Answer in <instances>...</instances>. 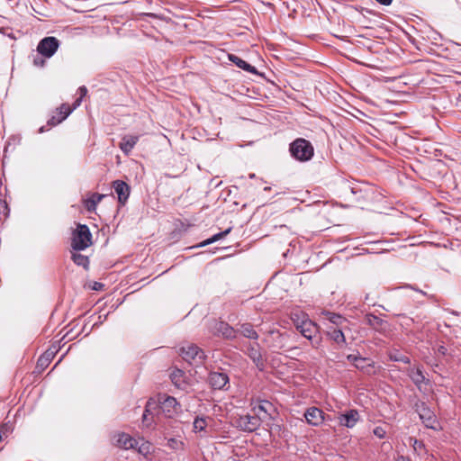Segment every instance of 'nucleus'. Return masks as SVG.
I'll use <instances>...</instances> for the list:
<instances>
[{"label":"nucleus","instance_id":"1","mask_svg":"<svg viewBox=\"0 0 461 461\" xmlns=\"http://www.w3.org/2000/svg\"><path fill=\"white\" fill-rule=\"evenodd\" d=\"M289 152L295 160L307 162L312 158L314 148L309 140L303 138H297L290 143Z\"/></svg>","mask_w":461,"mask_h":461},{"label":"nucleus","instance_id":"2","mask_svg":"<svg viewBox=\"0 0 461 461\" xmlns=\"http://www.w3.org/2000/svg\"><path fill=\"white\" fill-rule=\"evenodd\" d=\"M296 329L311 341L313 348H318L321 346L322 339L319 335V326L315 322L303 317L301 322L296 323Z\"/></svg>","mask_w":461,"mask_h":461},{"label":"nucleus","instance_id":"3","mask_svg":"<svg viewBox=\"0 0 461 461\" xmlns=\"http://www.w3.org/2000/svg\"><path fill=\"white\" fill-rule=\"evenodd\" d=\"M92 244V234L86 224H78L73 231L71 247L74 250H84Z\"/></svg>","mask_w":461,"mask_h":461},{"label":"nucleus","instance_id":"4","mask_svg":"<svg viewBox=\"0 0 461 461\" xmlns=\"http://www.w3.org/2000/svg\"><path fill=\"white\" fill-rule=\"evenodd\" d=\"M414 409L416 412H418L421 422L426 428L434 430H438L439 429V423L438 421L437 416L433 411L429 408L426 402L417 401L414 404Z\"/></svg>","mask_w":461,"mask_h":461},{"label":"nucleus","instance_id":"5","mask_svg":"<svg viewBox=\"0 0 461 461\" xmlns=\"http://www.w3.org/2000/svg\"><path fill=\"white\" fill-rule=\"evenodd\" d=\"M179 355L190 365H202L205 358L204 352L194 344H186L179 348Z\"/></svg>","mask_w":461,"mask_h":461},{"label":"nucleus","instance_id":"6","mask_svg":"<svg viewBox=\"0 0 461 461\" xmlns=\"http://www.w3.org/2000/svg\"><path fill=\"white\" fill-rule=\"evenodd\" d=\"M261 425V419L258 415H241L235 420V426L241 431L253 432Z\"/></svg>","mask_w":461,"mask_h":461},{"label":"nucleus","instance_id":"7","mask_svg":"<svg viewBox=\"0 0 461 461\" xmlns=\"http://www.w3.org/2000/svg\"><path fill=\"white\" fill-rule=\"evenodd\" d=\"M245 354L251 359L259 371L265 369L266 360L262 356L261 347L257 340L246 344Z\"/></svg>","mask_w":461,"mask_h":461},{"label":"nucleus","instance_id":"8","mask_svg":"<svg viewBox=\"0 0 461 461\" xmlns=\"http://www.w3.org/2000/svg\"><path fill=\"white\" fill-rule=\"evenodd\" d=\"M59 41L56 37L43 38L37 46V51L45 58L52 57L58 50Z\"/></svg>","mask_w":461,"mask_h":461},{"label":"nucleus","instance_id":"9","mask_svg":"<svg viewBox=\"0 0 461 461\" xmlns=\"http://www.w3.org/2000/svg\"><path fill=\"white\" fill-rule=\"evenodd\" d=\"M405 372L419 390H421V384H429V379L426 377L423 368L420 365L410 366Z\"/></svg>","mask_w":461,"mask_h":461},{"label":"nucleus","instance_id":"10","mask_svg":"<svg viewBox=\"0 0 461 461\" xmlns=\"http://www.w3.org/2000/svg\"><path fill=\"white\" fill-rule=\"evenodd\" d=\"M344 327L326 326V336L337 344L339 348H343L347 346V340L343 332Z\"/></svg>","mask_w":461,"mask_h":461},{"label":"nucleus","instance_id":"11","mask_svg":"<svg viewBox=\"0 0 461 461\" xmlns=\"http://www.w3.org/2000/svg\"><path fill=\"white\" fill-rule=\"evenodd\" d=\"M157 409L161 411L167 417H172L180 409V404L173 396H165L164 400L157 404Z\"/></svg>","mask_w":461,"mask_h":461},{"label":"nucleus","instance_id":"12","mask_svg":"<svg viewBox=\"0 0 461 461\" xmlns=\"http://www.w3.org/2000/svg\"><path fill=\"white\" fill-rule=\"evenodd\" d=\"M229 376L222 372H211L208 377V383L213 390H227Z\"/></svg>","mask_w":461,"mask_h":461},{"label":"nucleus","instance_id":"13","mask_svg":"<svg viewBox=\"0 0 461 461\" xmlns=\"http://www.w3.org/2000/svg\"><path fill=\"white\" fill-rule=\"evenodd\" d=\"M304 418L309 425L320 426L324 420V412L317 407H310L304 412Z\"/></svg>","mask_w":461,"mask_h":461},{"label":"nucleus","instance_id":"14","mask_svg":"<svg viewBox=\"0 0 461 461\" xmlns=\"http://www.w3.org/2000/svg\"><path fill=\"white\" fill-rule=\"evenodd\" d=\"M113 187L118 196L119 203L124 205L130 196V185L122 180H115L113 182Z\"/></svg>","mask_w":461,"mask_h":461},{"label":"nucleus","instance_id":"15","mask_svg":"<svg viewBox=\"0 0 461 461\" xmlns=\"http://www.w3.org/2000/svg\"><path fill=\"white\" fill-rule=\"evenodd\" d=\"M365 322L373 330L380 333H384L388 326L387 321L373 313H366L365 315Z\"/></svg>","mask_w":461,"mask_h":461},{"label":"nucleus","instance_id":"16","mask_svg":"<svg viewBox=\"0 0 461 461\" xmlns=\"http://www.w3.org/2000/svg\"><path fill=\"white\" fill-rule=\"evenodd\" d=\"M321 315L323 320L329 321L326 326L345 327L348 322L347 319L342 315L330 311H322Z\"/></svg>","mask_w":461,"mask_h":461},{"label":"nucleus","instance_id":"17","mask_svg":"<svg viewBox=\"0 0 461 461\" xmlns=\"http://www.w3.org/2000/svg\"><path fill=\"white\" fill-rule=\"evenodd\" d=\"M359 413L357 410L351 409L339 417V424L347 428H353L359 420Z\"/></svg>","mask_w":461,"mask_h":461},{"label":"nucleus","instance_id":"18","mask_svg":"<svg viewBox=\"0 0 461 461\" xmlns=\"http://www.w3.org/2000/svg\"><path fill=\"white\" fill-rule=\"evenodd\" d=\"M115 445L123 449L137 448L139 442L126 433H119L115 437Z\"/></svg>","mask_w":461,"mask_h":461},{"label":"nucleus","instance_id":"19","mask_svg":"<svg viewBox=\"0 0 461 461\" xmlns=\"http://www.w3.org/2000/svg\"><path fill=\"white\" fill-rule=\"evenodd\" d=\"M228 58H229V60L231 61L233 64H235L238 68L245 70L246 72H249V73H251L254 75H258L257 68L254 66L249 64L247 61H245L241 58H240L234 54H229Z\"/></svg>","mask_w":461,"mask_h":461},{"label":"nucleus","instance_id":"20","mask_svg":"<svg viewBox=\"0 0 461 461\" xmlns=\"http://www.w3.org/2000/svg\"><path fill=\"white\" fill-rule=\"evenodd\" d=\"M139 140V136L135 135H125L119 144V148L125 154L129 155L133 149L134 146Z\"/></svg>","mask_w":461,"mask_h":461},{"label":"nucleus","instance_id":"21","mask_svg":"<svg viewBox=\"0 0 461 461\" xmlns=\"http://www.w3.org/2000/svg\"><path fill=\"white\" fill-rule=\"evenodd\" d=\"M216 330L224 339H232L237 336V330L229 325L227 322L221 321L217 324Z\"/></svg>","mask_w":461,"mask_h":461},{"label":"nucleus","instance_id":"22","mask_svg":"<svg viewBox=\"0 0 461 461\" xmlns=\"http://www.w3.org/2000/svg\"><path fill=\"white\" fill-rule=\"evenodd\" d=\"M238 332H240L243 337L254 341L258 339V332L255 330L253 325L249 322L241 324L240 329L237 330V333Z\"/></svg>","mask_w":461,"mask_h":461},{"label":"nucleus","instance_id":"23","mask_svg":"<svg viewBox=\"0 0 461 461\" xmlns=\"http://www.w3.org/2000/svg\"><path fill=\"white\" fill-rule=\"evenodd\" d=\"M157 409V403L155 402H152V400H149L147 402V404L145 406V410L142 415V423L146 427H149L152 423V410Z\"/></svg>","mask_w":461,"mask_h":461},{"label":"nucleus","instance_id":"24","mask_svg":"<svg viewBox=\"0 0 461 461\" xmlns=\"http://www.w3.org/2000/svg\"><path fill=\"white\" fill-rule=\"evenodd\" d=\"M53 357V352L46 351L41 355L37 361V368L45 369L50 363Z\"/></svg>","mask_w":461,"mask_h":461},{"label":"nucleus","instance_id":"25","mask_svg":"<svg viewBox=\"0 0 461 461\" xmlns=\"http://www.w3.org/2000/svg\"><path fill=\"white\" fill-rule=\"evenodd\" d=\"M230 231H231V228L230 227V228L226 229L225 230H223L221 232L216 233L212 237H211V238L207 239L206 240L203 241L199 245V247H204L206 245H209V244H212V243H213L215 241H218L221 239H222L225 236H227Z\"/></svg>","mask_w":461,"mask_h":461},{"label":"nucleus","instance_id":"26","mask_svg":"<svg viewBox=\"0 0 461 461\" xmlns=\"http://www.w3.org/2000/svg\"><path fill=\"white\" fill-rule=\"evenodd\" d=\"M72 260L76 265L83 267L85 269H87L89 267L88 257L82 255L80 253H73Z\"/></svg>","mask_w":461,"mask_h":461},{"label":"nucleus","instance_id":"27","mask_svg":"<svg viewBox=\"0 0 461 461\" xmlns=\"http://www.w3.org/2000/svg\"><path fill=\"white\" fill-rule=\"evenodd\" d=\"M104 197V194H94L86 201V206L87 211H89V212L94 211L95 209L97 203H100Z\"/></svg>","mask_w":461,"mask_h":461},{"label":"nucleus","instance_id":"28","mask_svg":"<svg viewBox=\"0 0 461 461\" xmlns=\"http://www.w3.org/2000/svg\"><path fill=\"white\" fill-rule=\"evenodd\" d=\"M389 358L392 361L395 362H402L405 364H410L411 359L409 357L402 354L399 350H393L389 353Z\"/></svg>","mask_w":461,"mask_h":461},{"label":"nucleus","instance_id":"29","mask_svg":"<svg viewBox=\"0 0 461 461\" xmlns=\"http://www.w3.org/2000/svg\"><path fill=\"white\" fill-rule=\"evenodd\" d=\"M170 378L172 383L180 388L184 383V372L180 369L174 370L170 375Z\"/></svg>","mask_w":461,"mask_h":461},{"label":"nucleus","instance_id":"30","mask_svg":"<svg viewBox=\"0 0 461 461\" xmlns=\"http://www.w3.org/2000/svg\"><path fill=\"white\" fill-rule=\"evenodd\" d=\"M73 109L67 104H62L56 109L55 113L59 114L62 122L72 113Z\"/></svg>","mask_w":461,"mask_h":461},{"label":"nucleus","instance_id":"31","mask_svg":"<svg viewBox=\"0 0 461 461\" xmlns=\"http://www.w3.org/2000/svg\"><path fill=\"white\" fill-rule=\"evenodd\" d=\"M9 212L7 203L0 198V221L5 220L9 215Z\"/></svg>","mask_w":461,"mask_h":461},{"label":"nucleus","instance_id":"32","mask_svg":"<svg viewBox=\"0 0 461 461\" xmlns=\"http://www.w3.org/2000/svg\"><path fill=\"white\" fill-rule=\"evenodd\" d=\"M206 420L203 418L196 417L194 420V429L197 431H202L206 427Z\"/></svg>","mask_w":461,"mask_h":461},{"label":"nucleus","instance_id":"33","mask_svg":"<svg viewBox=\"0 0 461 461\" xmlns=\"http://www.w3.org/2000/svg\"><path fill=\"white\" fill-rule=\"evenodd\" d=\"M167 446L173 450H178L183 447V442L176 438H171L167 440Z\"/></svg>","mask_w":461,"mask_h":461},{"label":"nucleus","instance_id":"34","mask_svg":"<svg viewBox=\"0 0 461 461\" xmlns=\"http://www.w3.org/2000/svg\"><path fill=\"white\" fill-rule=\"evenodd\" d=\"M139 453L146 456L150 453V445L148 442L141 443L140 447H138Z\"/></svg>","mask_w":461,"mask_h":461},{"label":"nucleus","instance_id":"35","mask_svg":"<svg viewBox=\"0 0 461 461\" xmlns=\"http://www.w3.org/2000/svg\"><path fill=\"white\" fill-rule=\"evenodd\" d=\"M62 122V120L60 119V117L59 116V114H54L52 115L49 120H48V122L47 124L49 126H56L58 125L59 123H60Z\"/></svg>","mask_w":461,"mask_h":461},{"label":"nucleus","instance_id":"36","mask_svg":"<svg viewBox=\"0 0 461 461\" xmlns=\"http://www.w3.org/2000/svg\"><path fill=\"white\" fill-rule=\"evenodd\" d=\"M348 360L351 363H353L354 365L357 363V362H366V358H364L360 356H357V355H348L347 357Z\"/></svg>","mask_w":461,"mask_h":461},{"label":"nucleus","instance_id":"37","mask_svg":"<svg viewBox=\"0 0 461 461\" xmlns=\"http://www.w3.org/2000/svg\"><path fill=\"white\" fill-rule=\"evenodd\" d=\"M373 432H374V435L376 436L379 438H384L385 437V434H386L384 429L383 427H380V426L375 427L374 429Z\"/></svg>","mask_w":461,"mask_h":461},{"label":"nucleus","instance_id":"38","mask_svg":"<svg viewBox=\"0 0 461 461\" xmlns=\"http://www.w3.org/2000/svg\"><path fill=\"white\" fill-rule=\"evenodd\" d=\"M45 63H46V61L43 59V56L40 57V56L36 55L33 58V65L36 67H40V68L44 67Z\"/></svg>","mask_w":461,"mask_h":461},{"label":"nucleus","instance_id":"39","mask_svg":"<svg viewBox=\"0 0 461 461\" xmlns=\"http://www.w3.org/2000/svg\"><path fill=\"white\" fill-rule=\"evenodd\" d=\"M269 408H272V404L268 401H264L258 405V409L266 413L269 412Z\"/></svg>","mask_w":461,"mask_h":461},{"label":"nucleus","instance_id":"40","mask_svg":"<svg viewBox=\"0 0 461 461\" xmlns=\"http://www.w3.org/2000/svg\"><path fill=\"white\" fill-rule=\"evenodd\" d=\"M412 447L415 451H420L424 448V444L420 440L414 439Z\"/></svg>","mask_w":461,"mask_h":461},{"label":"nucleus","instance_id":"41","mask_svg":"<svg viewBox=\"0 0 461 461\" xmlns=\"http://www.w3.org/2000/svg\"><path fill=\"white\" fill-rule=\"evenodd\" d=\"M447 353V348L445 346L439 345L437 348V354L441 355V356H446Z\"/></svg>","mask_w":461,"mask_h":461},{"label":"nucleus","instance_id":"42","mask_svg":"<svg viewBox=\"0 0 461 461\" xmlns=\"http://www.w3.org/2000/svg\"><path fill=\"white\" fill-rule=\"evenodd\" d=\"M404 287H406V288H410V289L414 290V291H416V292H419L420 294H422V295H424V296H427V295H428L426 292H424V291H422V290H420L418 287H416V286H415V285H406Z\"/></svg>","mask_w":461,"mask_h":461},{"label":"nucleus","instance_id":"43","mask_svg":"<svg viewBox=\"0 0 461 461\" xmlns=\"http://www.w3.org/2000/svg\"><path fill=\"white\" fill-rule=\"evenodd\" d=\"M78 92L80 95L79 97H81L83 99V97L86 96L87 94V88L85 86H82L78 88Z\"/></svg>","mask_w":461,"mask_h":461},{"label":"nucleus","instance_id":"44","mask_svg":"<svg viewBox=\"0 0 461 461\" xmlns=\"http://www.w3.org/2000/svg\"><path fill=\"white\" fill-rule=\"evenodd\" d=\"M399 317H402V319H404V323L408 326L410 325V323H412L413 322V319L411 318H409L407 316H405L404 314H399L398 315Z\"/></svg>","mask_w":461,"mask_h":461},{"label":"nucleus","instance_id":"45","mask_svg":"<svg viewBox=\"0 0 461 461\" xmlns=\"http://www.w3.org/2000/svg\"><path fill=\"white\" fill-rule=\"evenodd\" d=\"M269 333H270V335H272V336H276L277 339H281L283 338V336H284V335H283L282 333H280L278 330H271Z\"/></svg>","mask_w":461,"mask_h":461},{"label":"nucleus","instance_id":"46","mask_svg":"<svg viewBox=\"0 0 461 461\" xmlns=\"http://www.w3.org/2000/svg\"><path fill=\"white\" fill-rule=\"evenodd\" d=\"M81 102H82V98L81 97L77 98L76 101L73 104V107H71V108L73 110L76 109L77 107H78L81 104Z\"/></svg>","mask_w":461,"mask_h":461},{"label":"nucleus","instance_id":"47","mask_svg":"<svg viewBox=\"0 0 461 461\" xmlns=\"http://www.w3.org/2000/svg\"><path fill=\"white\" fill-rule=\"evenodd\" d=\"M377 3L383 5H390L393 0H375Z\"/></svg>","mask_w":461,"mask_h":461},{"label":"nucleus","instance_id":"48","mask_svg":"<svg viewBox=\"0 0 461 461\" xmlns=\"http://www.w3.org/2000/svg\"><path fill=\"white\" fill-rule=\"evenodd\" d=\"M365 362H357L354 366L357 368V369H364L365 368V365H364Z\"/></svg>","mask_w":461,"mask_h":461},{"label":"nucleus","instance_id":"49","mask_svg":"<svg viewBox=\"0 0 461 461\" xmlns=\"http://www.w3.org/2000/svg\"><path fill=\"white\" fill-rule=\"evenodd\" d=\"M143 16H147V17H152V18H158V15L155 14H152V13H145L142 14Z\"/></svg>","mask_w":461,"mask_h":461},{"label":"nucleus","instance_id":"50","mask_svg":"<svg viewBox=\"0 0 461 461\" xmlns=\"http://www.w3.org/2000/svg\"><path fill=\"white\" fill-rule=\"evenodd\" d=\"M397 461H411L410 458L401 456L398 457Z\"/></svg>","mask_w":461,"mask_h":461},{"label":"nucleus","instance_id":"51","mask_svg":"<svg viewBox=\"0 0 461 461\" xmlns=\"http://www.w3.org/2000/svg\"><path fill=\"white\" fill-rule=\"evenodd\" d=\"M103 286V285L101 283H95V286H94V289L95 290H98L99 288H101Z\"/></svg>","mask_w":461,"mask_h":461},{"label":"nucleus","instance_id":"52","mask_svg":"<svg viewBox=\"0 0 461 461\" xmlns=\"http://www.w3.org/2000/svg\"><path fill=\"white\" fill-rule=\"evenodd\" d=\"M271 347L278 348H282V346H281V345H272Z\"/></svg>","mask_w":461,"mask_h":461},{"label":"nucleus","instance_id":"53","mask_svg":"<svg viewBox=\"0 0 461 461\" xmlns=\"http://www.w3.org/2000/svg\"><path fill=\"white\" fill-rule=\"evenodd\" d=\"M249 177L254 178L255 177V174H250Z\"/></svg>","mask_w":461,"mask_h":461},{"label":"nucleus","instance_id":"54","mask_svg":"<svg viewBox=\"0 0 461 461\" xmlns=\"http://www.w3.org/2000/svg\"><path fill=\"white\" fill-rule=\"evenodd\" d=\"M40 131H41V132H43V131H44V127H41V128L40 129Z\"/></svg>","mask_w":461,"mask_h":461},{"label":"nucleus","instance_id":"55","mask_svg":"<svg viewBox=\"0 0 461 461\" xmlns=\"http://www.w3.org/2000/svg\"><path fill=\"white\" fill-rule=\"evenodd\" d=\"M264 190L268 191V190H270V187H265Z\"/></svg>","mask_w":461,"mask_h":461}]
</instances>
